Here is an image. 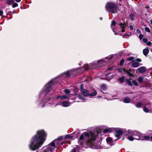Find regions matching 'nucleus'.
<instances>
[{"mask_svg":"<svg viewBox=\"0 0 152 152\" xmlns=\"http://www.w3.org/2000/svg\"><path fill=\"white\" fill-rule=\"evenodd\" d=\"M120 26L122 28V31H121L123 32H124L125 31L124 28L125 26H126V24L125 23H124V24H122V23H120Z\"/></svg>","mask_w":152,"mask_h":152,"instance_id":"14","label":"nucleus"},{"mask_svg":"<svg viewBox=\"0 0 152 152\" xmlns=\"http://www.w3.org/2000/svg\"><path fill=\"white\" fill-rule=\"evenodd\" d=\"M106 62L104 59H102L97 61L93 62L88 65L85 64L83 66V68L85 70L95 69L99 66L105 65L106 64Z\"/></svg>","mask_w":152,"mask_h":152,"instance_id":"6","label":"nucleus"},{"mask_svg":"<svg viewBox=\"0 0 152 152\" xmlns=\"http://www.w3.org/2000/svg\"><path fill=\"white\" fill-rule=\"evenodd\" d=\"M143 80V78L141 77H139L138 78V81L140 83H141L142 82Z\"/></svg>","mask_w":152,"mask_h":152,"instance_id":"33","label":"nucleus"},{"mask_svg":"<svg viewBox=\"0 0 152 152\" xmlns=\"http://www.w3.org/2000/svg\"><path fill=\"white\" fill-rule=\"evenodd\" d=\"M3 14V11L1 10H0V16L2 15Z\"/></svg>","mask_w":152,"mask_h":152,"instance_id":"50","label":"nucleus"},{"mask_svg":"<svg viewBox=\"0 0 152 152\" xmlns=\"http://www.w3.org/2000/svg\"><path fill=\"white\" fill-rule=\"evenodd\" d=\"M59 105V104H56L55 105V107H56L57 105Z\"/></svg>","mask_w":152,"mask_h":152,"instance_id":"56","label":"nucleus"},{"mask_svg":"<svg viewBox=\"0 0 152 152\" xmlns=\"http://www.w3.org/2000/svg\"><path fill=\"white\" fill-rule=\"evenodd\" d=\"M131 30H132L133 29V26L132 25H130L129 26Z\"/></svg>","mask_w":152,"mask_h":152,"instance_id":"49","label":"nucleus"},{"mask_svg":"<svg viewBox=\"0 0 152 152\" xmlns=\"http://www.w3.org/2000/svg\"><path fill=\"white\" fill-rule=\"evenodd\" d=\"M100 88L102 90L104 91L106 89V85L103 84L101 85Z\"/></svg>","mask_w":152,"mask_h":152,"instance_id":"22","label":"nucleus"},{"mask_svg":"<svg viewBox=\"0 0 152 152\" xmlns=\"http://www.w3.org/2000/svg\"><path fill=\"white\" fill-rule=\"evenodd\" d=\"M133 59H134V57H129L127 58V60H128L129 61H131L133 60Z\"/></svg>","mask_w":152,"mask_h":152,"instance_id":"39","label":"nucleus"},{"mask_svg":"<svg viewBox=\"0 0 152 152\" xmlns=\"http://www.w3.org/2000/svg\"><path fill=\"white\" fill-rule=\"evenodd\" d=\"M118 139H117L116 140H118Z\"/></svg>","mask_w":152,"mask_h":152,"instance_id":"62","label":"nucleus"},{"mask_svg":"<svg viewBox=\"0 0 152 152\" xmlns=\"http://www.w3.org/2000/svg\"><path fill=\"white\" fill-rule=\"evenodd\" d=\"M70 96V94H67L65 95L61 96V100L66 99H68Z\"/></svg>","mask_w":152,"mask_h":152,"instance_id":"13","label":"nucleus"},{"mask_svg":"<svg viewBox=\"0 0 152 152\" xmlns=\"http://www.w3.org/2000/svg\"><path fill=\"white\" fill-rule=\"evenodd\" d=\"M78 147L76 146V147L74 148L71 151V152H76L77 149L78 148Z\"/></svg>","mask_w":152,"mask_h":152,"instance_id":"29","label":"nucleus"},{"mask_svg":"<svg viewBox=\"0 0 152 152\" xmlns=\"http://www.w3.org/2000/svg\"><path fill=\"white\" fill-rule=\"evenodd\" d=\"M150 108H151V113H152V106H151V107H150Z\"/></svg>","mask_w":152,"mask_h":152,"instance_id":"54","label":"nucleus"},{"mask_svg":"<svg viewBox=\"0 0 152 152\" xmlns=\"http://www.w3.org/2000/svg\"><path fill=\"white\" fill-rule=\"evenodd\" d=\"M139 63L136 61H133L132 63V66L134 67H137L139 66Z\"/></svg>","mask_w":152,"mask_h":152,"instance_id":"17","label":"nucleus"},{"mask_svg":"<svg viewBox=\"0 0 152 152\" xmlns=\"http://www.w3.org/2000/svg\"><path fill=\"white\" fill-rule=\"evenodd\" d=\"M65 137L66 138H68L70 139H72V136L70 134L66 135L65 136Z\"/></svg>","mask_w":152,"mask_h":152,"instance_id":"28","label":"nucleus"},{"mask_svg":"<svg viewBox=\"0 0 152 152\" xmlns=\"http://www.w3.org/2000/svg\"><path fill=\"white\" fill-rule=\"evenodd\" d=\"M44 104H43L41 106V107H44Z\"/></svg>","mask_w":152,"mask_h":152,"instance_id":"55","label":"nucleus"},{"mask_svg":"<svg viewBox=\"0 0 152 152\" xmlns=\"http://www.w3.org/2000/svg\"><path fill=\"white\" fill-rule=\"evenodd\" d=\"M147 45H148L150 46L151 45V43L150 42H147Z\"/></svg>","mask_w":152,"mask_h":152,"instance_id":"47","label":"nucleus"},{"mask_svg":"<svg viewBox=\"0 0 152 152\" xmlns=\"http://www.w3.org/2000/svg\"><path fill=\"white\" fill-rule=\"evenodd\" d=\"M124 59H121L120 61V65H122V64L124 63Z\"/></svg>","mask_w":152,"mask_h":152,"instance_id":"43","label":"nucleus"},{"mask_svg":"<svg viewBox=\"0 0 152 152\" xmlns=\"http://www.w3.org/2000/svg\"><path fill=\"white\" fill-rule=\"evenodd\" d=\"M149 50L148 49L145 48L143 49V53L145 56H146L148 53Z\"/></svg>","mask_w":152,"mask_h":152,"instance_id":"19","label":"nucleus"},{"mask_svg":"<svg viewBox=\"0 0 152 152\" xmlns=\"http://www.w3.org/2000/svg\"><path fill=\"white\" fill-rule=\"evenodd\" d=\"M54 104V103L53 102V104Z\"/></svg>","mask_w":152,"mask_h":152,"instance_id":"61","label":"nucleus"},{"mask_svg":"<svg viewBox=\"0 0 152 152\" xmlns=\"http://www.w3.org/2000/svg\"><path fill=\"white\" fill-rule=\"evenodd\" d=\"M71 103L66 101H64L60 103V105L64 107H67L70 105Z\"/></svg>","mask_w":152,"mask_h":152,"instance_id":"10","label":"nucleus"},{"mask_svg":"<svg viewBox=\"0 0 152 152\" xmlns=\"http://www.w3.org/2000/svg\"><path fill=\"white\" fill-rule=\"evenodd\" d=\"M114 68V67H110L108 69L109 70H111L113 69V68Z\"/></svg>","mask_w":152,"mask_h":152,"instance_id":"52","label":"nucleus"},{"mask_svg":"<svg viewBox=\"0 0 152 152\" xmlns=\"http://www.w3.org/2000/svg\"><path fill=\"white\" fill-rule=\"evenodd\" d=\"M142 41L143 42L146 43L148 41V40L146 39L143 38L142 39Z\"/></svg>","mask_w":152,"mask_h":152,"instance_id":"45","label":"nucleus"},{"mask_svg":"<svg viewBox=\"0 0 152 152\" xmlns=\"http://www.w3.org/2000/svg\"><path fill=\"white\" fill-rule=\"evenodd\" d=\"M106 94L107 95H108L109 94H108V93H107Z\"/></svg>","mask_w":152,"mask_h":152,"instance_id":"59","label":"nucleus"},{"mask_svg":"<svg viewBox=\"0 0 152 152\" xmlns=\"http://www.w3.org/2000/svg\"><path fill=\"white\" fill-rule=\"evenodd\" d=\"M14 2V0H7V3L8 5H11Z\"/></svg>","mask_w":152,"mask_h":152,"instance_id":"25","label":"nucleus"},{"mask_svg":"<svg viewBox=\"0 0 152 152\" xmlns=\"http://www.w3.org/2000/svg\"><path fill=\"white\" fill-rule=\"evenodd\" d=\"M106 140L107 142H110L112 141V138L110 137L107 138Z\"/></svg>","mask_w":152,"mask_h":152,"instance_id":"31","label":"nucleus"},{"mask_svg":"<svg viewBox=\"0 0 152 152\" xmlns=\"http://www.w3.org/2000/svg\"><path fill=\"white\" fill-rule=\"evenodd\" d=\"M120 135V134H118V133H116V134H115V137H116L118 138L119 137Z\"/></svg>","mask_w":152,"mask_h":152,"instance_id":"42","label":"nucleus"},{"mask_svg":"<svg viewBox=\"0 0 152 152\" xmlns=\"http://www.w3.org/2000/svg\"><path fill=\"white\" fill-rule=\"evenodd\" d=\"M70 91L69 90L66 89L64 90V93L66 94H69V93H70Z\"/></svg>","mask_w":152,"mask_h":152,"instance_id":"37","label":"nucleus"},{"mask_svg":"<svg viewBox=\"0 0 152 152\" xmlns=\"http://www.w3.org/2000/svg\"><path fill=\"white\" fill-rule=\"evenodd\" d=\"M74 70H72L69 71H67L63 74V75L65 77H67L71 75L74 74L73 73L75 72Z\"/></svg>","mask_w":152,"mask_h":152,"instance_id":"9","label":"nucleus"},{"mask_svg":"<svg viewBox=\"0 0 152 152\" xmlns=\"http://www.w3.org/2000/svg\"><path fill=\"white\" fill-rule=\"evenodd\" d=\"M148 105H149V107H148V108H149L151 107L152 106V104H151L149 102H146V103L145 104L144 106L146 107V106H147Z\"/></svg>","mask_w":152,"mask_h":152,"instance_id":"24","label":"nucleus"},{"mask_svg":"<svg viewBox=\"0 0 152 152\" xmlns=\"http://www.w3.org/2000/svg\"><path fill=\"white\" fill-rule=\"evenodd\" d=\"M47 134L43 130H39L31 138L29 144V148L36 150L40 148L45 142Z\"/></svg>","mask_w":152,"mask_h":152,"instance_id":"1","label":"nucleus"},{"mask_svg":"<svg viewBox=\"0 0 152 152\" xmlns=\"http://www.w3.org/2000/svg\"><path fill=\"white\" fill-rule=\"evenodd\" d=\"M151 23L152 25V20H151Z\"/></svg>","mask_w":152,"mask_h":152,"instance_id":"57","label":"nucleus"},{"mask_svg":"<svg viewBox=\"0 0 152 152\" xmlns=\"http://www.w3.org/2000/svg\"><path fill=\"white\" fill-rule=\"evenodd\" d=\"M96 138L95 134L92 132L89 133L85 132L82 134L80 136L78 140V142L80 145H82L85 139L87 144L89 145H91Z\"/></svg>","mask_w":152,"mask_h":152,"instance_id":"3","label":"nucleus"},{"mask_svg":"<svg viewBox=\"0 0 152 152\" xmlns=\"http://www.w3.org/2000/svg\"><path fill=\"white\" fill-rule=\"evenodd\" d=\"M143 36L142 34H140L139 35V37L140 39L141 40L142 39V38L143 37Z\"/></svg>","mask_w":152,"mask_h":152,"instance_id":"44","label":"nucleus"},{"mask_svg":"<svg viewBox=\"0 0 152 152\" xmlns=\"http://www.w3.org/2000/svg\"><path fill=\"white\" fill-rule=\"evenodd\" d=\"M132 83L134 84V85L136 86H138V84L137 82L135 80H134L132 81Z\"/></svg>","mask_w":152,"mask_h":152,"instance_id":"35","label":"nucleus"},{"mask_svg":"<svg viewBox=\"0 0 152 152\" xmlns=\"http://www.w3.org/2000/svg\"><path fill=\"white\" fill-rule=\"evenodd\" d=\"M100 19H101V20H102V18H100Z\"/></svg>","mask_w":152,"mask_h":152,"instance_id":"63","label":"nucleus"},{"mask_svg":"<svg viewBox=\"0 0 152 152\" xmlns=\"http://www.w3.org/2000/svg\"><path fill=\"white\" fill-rule=\"evenodd\" d=\"M115 56V55H113L111 56H110L107 57H106L105 58V59H112L114 56Z\"/></svg>","mask_w":152,"mask_h":152,"instance_id":"27","label":"nucleus"},{"mask_svg":"<svg viewBox=\"0 0 152 152\" xmlns=\"http://www.w3.org/2000/svg\"><path fill=\"white\" fill-rule=\"evenodd\" d=\"M125 72H126V73L128 75H129V76H133V75L129 71L127 70H125Z\"/></svg>","mask_w":152,"mask_h":152,"instance_id":"36","label":"nucleus"},{"mask_svg":"<svg viewBox=\"0 0 152 152\" xmlns=\"http://www.w3.org/2000/svg\"><path fill=\"white\" fill-rule=\"evenodd\" d=\"M142 104L141 102H139L138 103L135 104V106L138 108H139L141 107L142 106Z\"/></svg>","mask_w":152,"mask_h":152,"instance_id":"21","label":"nucleus"},{"mask_svg":"<svg viewBox=\"0 0 152 152\" xmlns=\"http://www.w3.org/2000/svg\"><path fill=\"white\" fill-rule=\"evenodd\" d=\"M61 96L60 95H58L57 96L56 98L57 99H61Z\"/></svg>","mask_w":152,"mask_h":152,"instance_id":"51","label":"nucleus"},{"mask_svg":"<svg viewBox=\"0 0 152 152\" xmlns=\"http://www.w3.org/2000/svg\"><path fill=\"white\" fill-rule=\"evenodd\" d=\"M126 83L130 86H132V83L129 79H126Z\"/></svg>","mask_w":152,"mask_h":152,"instance_id":"20","label":"nucleus"},{"mask_svg":"<svg viewBox=\"0 0 152 152\" xmlns=\"http://www.w3.org/2000/svg\"><path fill=\"white\" fill-rule=\"evenodd\" d=\"M151 141H152V136H151Z\"/></svg>","mask_w":152,"mask_h":152,"instance_id":"58","label":"nucleus"},{"mask_svg":"<svg viewBox=\"0 0 152 152\" xmlns=\"http://www.w3.org/2000/svg\"><path fill=\"white\" fill-rule=\"evenodd\" d=\"M148 109L146 107L144 106L143 108V111L146 113H151V109Z\"/></svg>","mask_w":152,"mask_h":152,"instance_id":"16","label":"nucleus"},{"mask_svg":"<svg viewBox=\"0 0 152 152\" xmlns=\"http://www.w3.org/2000/svg\"><path fill=\"white\" fill-rule=\"evenodd\" d=\"M134 15L133 14L131 13L130 15V17L132 20H134Z\"/></svg>","mask_w":152,"mask_h":152,"instance_id":"38","label":"nucleus"},{"mask_svg":"<svg viewBox=\"0 0 152 152\" xmlns=\"http://www.w3.org/2000/svg\"><path fill=\"white\" fill-rule=\"evenodd\" d=\"M145 30L146 31L148 32H150V31L149 28L148 27H146L145 28Z\"/></svg>","mask_w":152,"mask_h":152,"instance_id":"41","label":"nucleus"},{"mask_svg":"<svg viewBox=\"0 0 152 152\" xmlns=\"http://www.w3.org/2000/svg\"><path fill=\"white\" fill-rule=\"evenodd\" d=\"M62 138V137H60L58 139H55L48 145L44 146L42 148V150L39 151V152H51L55 148L56 143L57 146L60 144L62 145L64 144L63 142H61V141Z\"/></svg>","mask_w":152,"mask_h":152,"instance_id":"4","label":"nucleus"},{"mask_svg":"<svg viewBox=\"0 0 152 152\" xmlns=\"http://www.w3.org/2000/svg\"><path fill=\"white\" fill-rule=\"evenodd\" d=\"M146 68L144 66H142L138 68V70L141 73L144 72L146 70Z\"/></svg>","mask_w":152,"mask_h":152,"instance_id":"12","label":"nucleus"},{"mask_svg":"<svg viewBox=\"0 0 152 152\" xmlns=\"http://www.w3.org/2000/svg\"><path fill=\"white\" fill-rule=\"evenodd\" d=\"M114 129V128H108L103 130V132L104 133H109Z\"/></svg>","mask_w":152,"mask_h":152,"instance_id":"11","label":"nucleus"},{"mask_svg":"<svg viewBox=\"0 0 152 152\" xmlns=\"http://www.w3.org/2000/svg\"><path fill=\"white\" fill-rule=\"evenodd\" d=\"M18 6V4L16 3H14L12 5L13 7H17Z\"/></svg>","mask_w":152,"mask_h":152,"instance_id":"40","label":"nucleus"},{"mask_svg":"<svg viewBox=\"0 0 152 152\" xmlns=\"http://www.w3.org/2000/svg\"><path fill=\"white\" fill-rule=\"evenodd\" d=\"M118 71L119 72H125V70L124 69H123L122 68H119L118 69Z\"/></svg>","mask_w":152,"mask_h":152,"instance_id":"32","label":"nucleus"},{"mask_svg":"<svg viewBox=\"0 0 152 152\" xmlns=\"http://www.w3.org/2000/svg\"><path fill=\"white\" fill-rule=\"evenodd\" d=\"M53 83L52 81H50L47 83L43 88L42 90L39 94V96H41L43 94H45L43 97V101L40 103H46L50 100V98L48 97V95L46 94L50 92L53 88Z\"/></svg>","mask_w":152,"mask_h":152,"instance_id":"5","label":"nucleus"},{"mask_svg":"<svg viewBox=\"0 0 152 152\" xmlns=\"http://www.w3.org/2000/svg\"><path fill=\"white\" fill-rule=\"evenodd\" d=\"M136 32L138 34H140L141 33L139 29H137L136 30Z\"/></svg>","mask_w":152,"mask_h":152,"instance_id":"46","label":"nucleus"},{"mask_svg":"<svg viewBox=\"0 0 152 152\" xmlns=\"http://www.w3.org/2000/svg\"><path fill=\"white\" fill-rule=\"evenodd\" d=\"M21 1V0H15V1H16V2H20Z\"/></svg>","mask_w":152,"mask_h":152,"instance_id":"53","label":"nucleus"},{"mask_svg":"<svg viewBox=\"0 0 152 152\" xmlns=\"http://www.w3.org/2000/svg\"><path fill=\"white\" fill-rule=\"evenodd\" d=\"M115 24H116V23L115 21H113L112 22L111 24V27L113 31H114L115 30L114 29V28L113 27V26H115Z\"/></svg>","mask_w":152,"mask_h":152,"instance_id":"23","label":"nucleus"},{"mask_svg":"<svg viewBox=\"0 0 152 152\" xmlns=\"http://www.w3.org/2000/svg\"><path fill=\"white\" fill-rule=\"evenodd\" d=\"M122 133V131L120 129H119L116 131V133L121 135Z\"/></svg>","mask_w":152,"mask_h":152,"instance_id":"34","label":"nucleus"},{"mask_svg":"<svg viewBox=\"0 0 152 152\" xmlns=\"http://www.w3.org/2000/svg\"><path fill=\"white\" fill-rule=\"evenodd\" d=\"M136 60L138 62H140L141 61V59L139 58H137Z\"/></svg>","mask_w":152,"mask_h":152,"instance_id":"48","label":"nucleus"},{"mask_svg":"<svg viewBox=\"0 0 152 152\" xmlns=\"http://www.w3.org/2000/svg\"><path fill=\"white\" fill-rule=\"evenodd\" d=\"M78 98L82 100L83 102H84L86 101V99L85 98L83 97L80 95H79Z\"/></svg>","mask_w":152,"mask_h":152,"instance_id":"18","label":"nucleus"},{"mask_svg":"<svg viewBox=\"0 0 152 152\" xmlns=\"http://www.w3.org/2000/svg\"><path fill=\"white\" fill-rule=\"evenodd\" d=\"M97 94V92L95 91H94V92L92 93H91L90 94H89V96H94L95 95H96Z\"/></svg>","mask_w":152,"mask_h":152,"instance_id":"26","label":"nucleus"},{"mask_svg":"<svg viewBox=\"0 0 152 152\" xmlns=\"http://www.w3.org/2000/svg\"><path fill=\"white\" fill-rule=\"evenodd\" d=\"M106 10L112 13H115L117 10V7L115 4L111 3H108L106 5Z\"/></svg>","mask_w":152,"mask_h":152,"instance_id":"7","label":"nucleus"},{"mask_svg":"<svg viewBox=\"0 0 152 152\" xmlns=\"http://www.w3.org/2000/svg\"><path fill=\"white\" fill-rule=\"evenodd\" d=\"M124 78H125V77L124 76H123L119 78V80L120 82L121 83H122L123 82Z\"/></svg>","mask_w":152,"mask_h":152,"instance_id":"30","label":"nucleus"},{"mask_svg":"<svg viewBox=\"0 0 152 152\" xmlns=\"http://www.w3.org/2000/svg\"><path fill=\"white\" fill-rule=\"evenodd\" d=\"M83 85L81 84L80 86V89L81 93L84 96H88L89 95L88 91L86 90L83 88Z\"/></svg>","mask_w":152,"mask_h":152,"instance_id":"8","label":"nucleus"},{"mask_svg":"<svg viewBox=\"0 0 152 152\" xmlns=\"http://www.w3.org/2000/svg\"><path fill=\"white\" fill-rule=\"evenodd\" d=\"M151 51L152 52V49L151 50Z\"/></svg>","mask_w":152,"mask_h":152,"instance_id":"60","label":"nucleus"},{"mask_svg":"<svg viewBox=\"0 0 152 152\" xmlns=\"http://www.w3.org/2000/svg\"><path fill=\"white\" fill-rule=\"evenodd\" d=\"M124 135L131 141H133L134 140H147L150 139L149 136L140 135L139 132L136 131L128 130L124 133Z\"/></svg>","mask_w":152,"mask_h":152,"instance_id":"2","label":"nucleus"},{"mask_svg":"<svg viewBox=\"0 0 152 152\" xmlns=\"http://www.w3.org/2000/svg\"><path fill=\"white\" fill-rule=\"evenodd\" d=\"M131 102V100L129 97H125L124 100V102L125 103H129Z\"/></svg>","mask_w":152,"mask_h":152,"instance_id":"15","label":"nucleus"},{"mask_svg":"<svg viewBox=\"0 0 152 152\" xmlns=\"http://www.w3.org/2000/svg\"><path fill=\"white\" fill-rule=\"evenodd\" d=\"M121 0H119V1H121Z\"/></svg>","mask_w":152,"mask_h":152,"instance_id":"64","label":"nucleus"}]
</instances>
